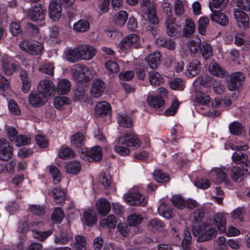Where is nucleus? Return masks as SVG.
I'll use <instances>...</instances> for the list:
<instances>
[{
  "mask_svg": "<svg viewBox=\"0 0 250 250\" xmlns=\"http://www.w3.org/2000/svg\"><path fill=\"white\" fill-rule=\"evenodd\" d=\"M55 92L53 83L47 80L41 81L38 86V92H31L29 103L34 107L42 106L46 99L53 96Z\"/></svg>",
  "mask_w": 250,
  "mask_h": 250,
  "instance_id": "nucleus-1",
  "label": "nucleus"
},
{
  "mask_svg": "<svg viewBox=\"0 0 250 250\" xmlns=\"http://www.w3.org/2000/svg\"><path fill=\"white\" fill-rule=\"evenodd\" d=\"M191 230L193 235L197 237V240L202 242L212 239L217 234V231L212 225L211 218L207 219L200 225H193Z\"/></svg>",
  "mask_w": 250,
  "mask_h": 250,
  "instance_id": "nucleus-2",
  "label": "nucleus"
},
{
  "mask_svg": "<svg viewBox=\"0 0 250 250\" xmlns=\"http://www.w3.org/2000/svg\"><path fill=\"white\" fill-rule=\"evenodd\" d=\"M80 157L88 163H98L103 159V153L101 146H95L91 147L82 148Z\"/></svg>",
  "mask_w": 250,
  "mask_h": 250,
  "instance_id": "nucleus-3",
  "label": "nucleus"
},
{
  "mask_svg": "<svg viewBox=\"0 0 250 250\" xmlns=\"http://www.w3.org/2000/svg\"><path fill=\"white\" fill-rule=\"evenodd\" d=\"M20 47L22 50L32 55L41 54L43 49L41 42L32 40H23L20 42Z\"/></svg>",
  "mask_w": 250,
  "mask_h": 250,
  "instance_id": "nucleus-4",
  "label": "nucleus"
},
{
  "mask_svg": "<svg viewBox=\"0 0 250 250\" xmlns=\"http://www.w3.org/2000/svg\"><path fill=\"white\" fill-rule=\"evenodd\" d=\"M117 142L119 144L125 145L127 147H134L138 148L142 144L141 140L139 138L134 131H128L124 134L117 138Z\"/></svg>",
  "mask_w": 250,
  "mask_h": 250,
  "instance_id": "nucleus-5",
  "label": "nucleus"
},
{
  "mask_svg": "<svg viewBox=\"0 0 250 250\" xmlns=\"http://www.w3.org/2000/svg\"><path fill=\"white\" fill-rule=\"evenodd\" d=\"M169 9V12L167 9V19L166 20L167 24V35L171 37L179 38L182 36V28L175 22V19L172 17L171 9Z\"/></svg>",
  "mask_w": 250,
  "mask_h": 250,
  "instance_id": "nucleus-6",
  "label": "nucleus"
},
{
  "mask_svg": "<svg viewBox=\"0 0 250 250\" xmlns=\"http://www.w3.org/2000/svg\"><path fill=\"white\" fill-rule=\"evenodd\" d=\"M91 77V72L88 67L82 64H79L73 74V77L77 83L82 84L87 83Z\"/></svg>",
  "mask_w": 250,
  "mask_h": 250,
  "instance_id": "nucleus-7",
  "label": "nucleus"
},
{
  "mask_svg": "<svg viewBox=\"0 0 250 250\" xmlns=\"http://www.w3.org/2000/svg\"><path fill=\"white\" fill-rule=\"evenodd\" d=\"M245 80V77L241 72L232 73L228 80V89L230 91H239Z\"/></svg>",
  "mask_w": 250,
  "mask_h": 250,
  "instance_id": "nucleus-8",
  "label": "nucleus"
},
{
  "mask_svg": "<svg viewBox=\"0 0 250 250\" xmlns=\"http://www.w3.org/2000/svg\"><path fill=\"white\" fill-rule=\"evenodd\" d=\"M125 201L131 206L144 207L147 202L145 196L139 192H128L125 195Z\"/></svg>",
  "mask_w": 250,
  "mask_h": 250,
  "instance_id": "nucleus-9",
  "label": "nucleus"
},
{
  "mask_svg": "<svg viewBox=\"0 0 250 250\" xmlns=\"http://www.w3.org/2000/svg\"><path fill=\"white\" fill-rule=\"evenodd\" d=\"M46 12L45 7L42 4L39 3L29 9L27 17L32 21H42L45 18Z\"/></svg>",
  "mask_w": 250,
  "mask_h": 250,
  "instance_id": "nucleus-10",
  "label": "nucleus"
},
{
  "mask_svg": "<svg viewBox=\"0 0 250 250\" xmlns=\"http://www.w3.org/2000/svg\"><path fill=\"white\" fill-rule=\"evenodd\" d=\"M140 37L136 34L132 33L124 38L120 42L121 50L127 51L131 47L137 48L139 46Z\"/></svg>",
  "mask_w": 250,
  "mask_h": 250,
  "instance_id": "nucleus-11",
  "label": "nucleus"
},
{
  "mask_svg": "<svg viewBox=\"0 0 250 250\" xmlns=\"http://www.w3.org/2000/svg\"><path fill=\"white\" fill-rule=\"evenodd\" d=\"M233 14L238 26L241 29L247 30L250 28L249 17L241 9L234 8Z\"/></svg>",
  "mask_w": 250,
  "mask_h": 250,
  "instance_id": "nucleus-12",
  "label": "nucleus"
},
{
  "mask_svg": "<svg viewBox=\"0 0 250 250\" xmlns=\"http://www.w3.org/2000/svg\"><path fill=\"white\" fill-rule=\"evenodd\" d=\"M62 14V6L57 0H51L48 5V15L54 21L59 20Z\"/></svg>",
  "mask_w": 250,
  "mask_h": 250,
  "instance_id": "nucleus-13",
  "label": "nucleus"
},
{
  "mask_svg": "<svg viewBox=\"0 0 250 250\" xmlns=\"http://www.w3.org/2000/svg\"><path fill=\"white\" fill-rule=\"evenodd\" d=\"M13 148L10 143L5 139H0V159L8 161L13 156Z\"/></svg>",
  "mask_w": 250,
  "mask_h": 250,
  "instance_id": "nucleus-14",
  "label": "nucleus"
},
{
  "mask_svg": "<svg viewBox=\"0 0 250 250\" xmlns=\"http://www.w3.org/2000/svg\"><path fill=\"white\" fill-rule=\"evenodd\" d=\"M106 87L105 83L100 79L94 80L90 93L92 97L98 98L102 95Z\"/></svg>",
  "mask_w": 250,
  "mask_h": 250,
  "instance_id": "nucleus-15",
  "label": "nucleus"
},
{
  "mask_svg": "<svg viewBox=\"0 0 250 250\" xmlns=\"http://www.w3.org/2000/svg\"><path fill=\"white\" fill-rule=\"evenodd\" d=\"M73 238L72 233L68 229H62L55 236V242L58 245L67 244Z\"/></svg>",
  "mask_w": 250,
  "mask_h": 250,
  "instance_id": "nucleus-16",
  "label": "nucleus"
},
{
  "mask_svg": "<svg viewBox=\"0 0 250 250\" xmlns=\"http://www.w3.org/2000/svg\"><path fill=\"white\" fill-rule=\"evenodd\" d=\"M81 60H89L96 54L97 50L93 47L88 45H82L79 46Z\"/></svg>",
  "mask_w": 250,
  "mask_h": 250,
  "instance_id": "nucleus-17",
  "label": "nucleus"
},
{
  "mask_svg": "<svg viewBox=\"0 0 250 250\" xmlns=\"http://www.w3.org/2000/svg\"><path fill=\"white\" fill-rule=\"evenodd\" d=\"M83 224L88 227H92L97 223V218L93 209L88 208L83 211Z\"/></svg>",
  "mask_w": 250,
  "mask_h": 250,
  "instance_id": "nucleus-18",
  "label": "nucleus"
},
{
  "mask_svg": "<svg viewBox=\"0 0 250 250\" xmlns=\"http://www.w3.org/2000/svg\"><path fill=\"white\" fill-rule=\"evenodd\" d=\"M96 208L99 214L104 216L110 212L111 207L107 199L101 198L96 202Z\"/></svg>",
  "mask_w": 250,
  "mask_h": 250,
  "instance_id": "nucleus-19",
  "label": "nucleus"
},
{
  "mask_svg": "<svg viewBox=\"0 0 250 250\" xmlns=\"http://www.w3.org/2000/svg\"><path fill=\"white\" fill-rule=\"evenodd\" d=\"M161 54L156 51L150 54L145 60L147 62L148 65L152 69H156L161 62Z\"/></svg>",
  "mask_w": 250,
  "mask_h": 250,
  "instance_id": "nucleus-20",
  "label": "nucleus"
},
{
  "mask_svg": "<svg viewBox=\"0 0 250 250\" xmlns=\"http://www.w3.org/2000/svg\"><path fill=\"white\" fill-rule=\"evenodd\" d=\"M212 224H215L217 229L221 233L225 232L226 230V219L222 213H217L212 219Z\"/></svg>",
  "mask_w": 250,
  "mask_h": 250,
  "instance_id": "nucleus-21",
  "label": "nucleus"
},
{
  "mask_svg": "<svg viewBox=\"0 0 250 250\" xmlns=\"http://www.w3.org/2000/svg\"><path fill=\"white\" fill-rule=\"evenodd\" d=\"M210 20L223 26H226L229 24L228 17L219 10L213 11V13L210 15Z\"/></svg>",
  "mask_w": 250,
  "mask_h": 250,
  "instance_id": "nucleus-22",
  "label": "nucleus"
},
{
  "mask_svg": "<svg viewBox=\"0 0 250 250\" xmlns=\"http://www.w3.org/2000/svg\"><path fill=\"white\" fill-rule=\"evenodd\" d=\"M158 210L160 215L167 219L173 216V209L169 203H163L158 207Z\"/></svg>",
  "mask_w": 250,
  "mask_h": 250,
  "instance_id": "nucleus-23",
  "label": "nucleus"
},
{
  "mask_svg": "<svg viewBox=\"0 0 250 250\" xmlns=\"http://www.w3.org/2000/svg\"><path fill=\"white\" fill-rule=\"evenodd\" d=\"M110 105L105 101L97 103L95 108V114L98 116H106L111 110Z\"/></svg>",
  "mask_w": 250,
  "mask_h": 250,
  "instance_id": "nucleus-24",
  "label": "nucleus"
},
{
  "mask_svg": "<svg viewBox=\"0 0 250 250\" xmlns=\"http://www.w3.org/2000/svg\"><path fill=\"white\" fill-rule=\"evenodd\" d=\"M201 71V63L196 59L189 62L187 67V75L189 77H193L197 75Z\"/></svg>",
  "mask_w": 250,
  "mask_h": 250,
  "instance_id": "nucleus-25",
  "label": "nucleus"
},
{
  "mask_svg": "<svg viewBox=\"0 0 250 250\" xmlns=\"http://www.w3.org/2000/svg\"><path fill=\"white\" fill-rule=\"evenodd\" d=\"M66 60L71 62H76L81 60L79 47H77L73 49L68 48L65 52Z\"/></svg>",
  "mask_w": 250,
  "mask_h": 250,
  "instance_id": "nucleus-26",
  "label": "nucleus"
},
{
  "mask_svg": "<svg viewBox=\"0 0 250 250\" xmlns=\"http://www.w3.org/2000/svg\"><path fill=\"white\" fill-rule=\"evenodd\" d=\"M147 101L150 107L155 108L161 107L165 103L164 99L161 95H150L147 97Z\"/></svg>",
  "mask_w": 250,
  "mask_h": 250,
  "instance_id": "nucleus-27",
  "label": "nucleus"
},
{
  "mask_svg": "<svg viewBox=\"0 0 250 250\" xmlns=\"http://www.w3.org/2000/svg\"><path fill=\"white\" fill-rule=\"evenodd\" d=\"M20 77L22 81V91L24 93H27L31 86L27 72L26 70H22L20 74Z\"/></svg>",
  "mask_w": 250,
  "mask_h": 250,
  "instance_id": "nucleus-28",
  "label": "nucleus"
},
{
  "mask_svg": "<svg viewBox=\"0 0 250 250\" xmlns=\"http://www.w3.org/2000/svg\"><path fill=\"white\" fill-rule=\"evenodd\" d=\"M90 27V23L85 19H81L73 25L74 30L78 33L87 32L89 29Z\"/></svg>",
  "mask_w": 250,
  "mask_h": 250,
  "instance_id": "nucleus-29",
  "label": "nucleus"
},
{
  "mask_svg": "<svg viewBox=\"0 0 250 250\" xmlns=\"http://www.w3.org/2000/svg\"><path fill=\"white\" fill-rule=\"evenodd\" d=\"M70 87L71 83L67 79H62L59 81L58 83V93L60 95H65L69 92Z\"/></svg>",
  "mask_w": 250,
  "mask_h": 250,
  "instance_id": "nucleus-30",
  "label": "nucleus"
},
{
  "mask_svg": "<svg viewBox=\"0 0 250 250\" xmlns=\"http://www.w3.org/2000/svg\"><path fill=\"white\" fill-rule=\"evenodd\" d=\"M195 24L191 19L186 20V24L184 27L182 35L186 38H189L194 32Z\"/></svg>",
  "mask_w": 250,
  "mask_h": 250,
  "instance_id": "nucleus-31",
  "label": "nucleus"
},
{
  "mask_svg": "<svg viewBox=\"0 0 250 250\" xmlns=\"http://www.w3.org/2000/svg\"><path fill=\"white\" fill-rule=\"evenodd\" d=\"M164 227L165 224L156 218L151 219L148 223V228L152 232L162 231Z\"/></svg>",
  "mask_w": 250,
  "mask_h": 250,
  "instance_id": "nucleus-32",
  "label": "nucleus"
},
{
  "mask_svg": "<svg viewBox=\"0 0 250 250\" xmlns=\"http://www.w3.org/2000/svg\"><path fill=\"white\" fill-rule=\"evenodd\" d=\"M72 145L76 148H81L84 145V137L83 135L80 132H77L71 137Z\"/></svg>",
  "mask_w": 250,
  "mask_h": 250,
  "instance_id": "nucleus-33",
  "label": "nucleus"
},
{
  "mask_svg": "<svg viewBox=\"0 0 250 250\" xmlns=\"http://www.w3.org/2000/svg\"><path fill=\"white\" fill-rule=\"evenodd\" d=\"M209 72L213 75L219 77L227 76V71L222 69L216 62H212L209 66Z\"/></svg>",
  "mask_w": 250,
  "mask_h": 250,
  "instance_id": "nucleus-34",
  "label": "nucleus"
},
{
  "mask_svg": "<svg viewBox=\"0 0 250 250\" xmlns=\"http://www.w3.org/2000/svg\"><path fill=\"white\" fill-rule=\"evenodd\" d=\"M230 175L231 179L235 182H240L243 179V170L238 166L231 168Z\"/></svg>",
  "mask_w": 250,
  "mask_h": 250,
  "instance_id": "nucleus-35",
  "label": "nucleus"
},
{
  "mask_svg": "<svg viewBox=\"0 0 250 250\" xmlns=\"http://www.w3.org/2000/svg\"><path fill=\"white\" fill-rule=\"evenodd\" d=\"M149 79L151 84L154 86L160 85L165 81L162 75L155 71H152L149 72Z\"/></svg>",
  "mask_w": 250,
  "mask_h": 250,
  "instance_id": "nucleus-36",
  "label": "nucleus"
},
{
  "mask_svg": "<svg viewBox=\"0 0 250 250\" xmlns=\"http://www.w3.org/2000/svg\"><path fill=\"white\" fill-rule=\"evenodd\" d=\"M65 169L67 173L77 175L81 169V165L78 161H71L66 165Z\"/></svg>",
  "mask_w": 250,
  "mask_h": 250,
  "instance_id": "nucleus-37",
  "label": "nucleus"
},
{
  "mask_svg": "<svg viewBox=\"0 0 250 250\" xmlns=\"http://www.w3.org/2000/svg\"><path fill=\"white\" fill-rule=\"evenodd\" d=\"M156 43L159 46L163 47L170 50H173L175 48V42L170 39L158 38L156 39Z\"/></svg>",
  "mask_w": 250,
  "mask_h": 250,
  "instance_id": "nucleus-38",
  "label": "nucleus"
},
{
  "mask_svg": "<svg viewBox=\"0 0 250 250\" xmlns=\"http://www.w3.org/2000/svg\"><path fill=\"white\" fill-rule=\"evenodd\" d=\"M127 18V13L125 11L121 10L115 15L113 21L116 24L123 26L125 24Z\"/></svg>",
  "mask_w": 250,
  "mask_h": 250,
  "instance_id": "nucleus-39",
  "label": "nucleus"
},
{
  "mask_svg": "<svg viewBox=\"0 0 250 250\" xmlns=\"http://www.w3.org/2000/svg\"><path fill=\"white\" fill-rule=\"evenodd\" d=\"M228 2V0H212L209 3V6L212 13H213V11H215V10H219L221 12L222 10L225 8Z\"/></svg>",
  "mask_w": 250,
  "mask_h": 250,
  "instance_id": "nucleus-40",
  "label": "nucleus"
},
{
  "mask_svg": "<svg viewBox=\"0 0 250 250\" xmlns=\"http://www.w3.org/2000/svg\"><path fill=\"white\" fill-rule=\"evenodd\" d=\"M230 133L234 136H240L242 134L243 126L242 124L237 121L231 123L229 126Z\"/></svg>",
  "mask_w": 250,
  "mask_h": 250,
  "instance_id": "nucleus-41",
  "label": "nucleus"
},
{
  "mask_svg": "<svg viewBox=\"0 0 250 250\" xmlns=\"http://www.w3.org/2000/svg\"><path fill=\"white\" fill-rule=\"evenodd\" d=\"M143 218L141 214L132 213L127 216L128 224L130 227H137L143 222Z\"/></svg>",
  "mask_w": 250,
  "mask_h": 250,
  "instance_id": "nucleus-42",
  "label": "nucleus"
},
{
  "mask_svg": "<svg viewBox=\"0 0 250 250\" xmlns=\"http://www.w3.org/2000/svg\"><path fill=\"white\" fill-rule=\"evenodd\" d=\"M54 201L57 204H62L66 200L65 194L63 190L55 188L52 190Z\"/></svg>",
  "mask_w": 250,
  "mask_h": 250,
  "instance_id": "nucleus-43",
  "label": "nucleus"
},
{
  "mask_svg": "<svg viewBox=\"0 0 250 250\" xmlns=\"http://www.w3.org/2000/svg\"><path fill=\"white\" fill-rule=\"evenodd\" d=\"M200 53L205 60H208L213 55L212 46L207 43H203L200 48Z\"/></svg>",
  "mask_w": 250,
  "mask_h": 250,
  "instance_id": "nucleus-44",
  "label": "nucleus"
},
{
  "mask_svg": "<svg viewBox=\"0 0 250 250\" xmlns=\"http://www.w3.org/2000/svg\"><path fill=\"white\" fill-rule=\"evenodd\" d=\"M100 224L102 227L107 226L109 229H114L117 224L116 217L113 214H110L106 218L102 220Z\"/></svg>",
  "mask_w": 250,
  "mask_h": 250,
  "instance_id": "nucleus-45",
  "label": "nucleus"
},
{
  "mask_svg": "<svg viewBox=\"0 0 250 250\" xmlns=\"http://www.w3.org/2000/svg\"><path fill=\"white\" fill-rule=\"evenodd\" d=\"M153 178L158 183H164L169 180V176L162 170L155 169L153 172Z\"/></svg>",
  "mask_w": 250,
  "mask_h": 250,
  "instance_id": "nucleus-46",
  "label": "nucleus"
},
{
  "mask_svg": "<svg viewBox=\"0 0 250 250\" xmlns=\"http://www.w3.org/2000/svg\"><path fill=\"white\" fill-rule=\"evenodd\" d=\"M70 103L71 100L66 97H57L54 99V107L59 110H61L63 105L69 104Z\"/></svg>",
  "mask_w": 250,
  "mask_h": 250,
  "instance_id": "nucleus-47",
  "label": "nucleus"
},
{
  "mask_svg": "<svg viewBox=\"0 0 250 250\" xmlns=\"http://www.w3.org/2000/svg\"><path fill=\"white\" fill-rule=\"evenodd\" d=\"M204 216V209L203 208H198L190 214L189 219L193 222H200L202 220Z\"/></svg>",
  "mask_w": 250,
  "mask_h": 250,
  "instance_id": "nucleus-48",
  "label": "nucleus"
},
{
  "mask_svg": "<svg viewBox=\"0 0 250 250\" xmlns=\"http://www.w3.org/2000/svg\"><path fill=\"white\" fill-rule=\"evenodd\" d=\"M64 216V212L61 208L57 207L51 215V219L55 223L60 224Z\"/></svg>",
  "mask_w": 250,
  "mask_h": 250,
  "instance_id": "nucleus-49",
  "label": "nucleus"
},
{
  "mask_svg": "<svg viewBox=\"0 0 250 250\" xmlns=\"http://www.w3.org/2000/svg\"><path fill=\"white\" fill-rule=\"evenodd\" d=\"M31 138L25 135L20 134L16 137L15 144L17 146H26L31 143Z\"/></svg>",
  "mask_w": 250,
  "mask_h": 250,
  "instance_id": "nucleus-50",
  "label": "nucleus"
},
{
  "mask_svg": "<svg viewBox=\"0 0 250 250\" xmlns=\"http://www.w3.org/2000/svg\"><path fill=\"white\" fill-rule=\"evenodd\" d=\"M171 201L173 205L178 209L182 210L185 207V200L180 195L173 196Z\"/></svg>",
  "mask_w": 250,
  "mask_h": 250,
  "instance_id": "nucleus-51",
  "label": "nucleus"
},
{
  "mask_svg": "<svg viewBox=\"0 0 250 250\" xmlns=\"http://www.w3.org/2000/svg\"><path fill=\"white\" fill-rule=\"evenodd\" d=\"M209 23V19L208 17H203L200 18L198 25L199 33L202 35H205L206 32V28Z\"/></svg>",
  "mask_w": 250,
  "mask_h": 250,
  "instance_id": "nucleus-52",
  "label": "nucleus"
},
{
  "mask_svg": "<svg viewBox=\"0 0 250 250\" xmlns=\"http://www.w3.org/2000/svg\"><path fill=\"white\" fill-rule=\"evenodd\" d=\"M232 159L234 163L237 164H241L248 159V156L244 152L236 151L233 153L232 156Z\"/></svg>",
  "mask_w": 250,
  "mask_h": 250,
  "instance_id": "nucleus-53",
  "label": "nucleus"
},
{
  "mask_svg": "<svg viewBox=\"0 0 250 250\" xmlns=\"http://www.w3.org/2000/svg\"><path fill=\"white\" fill-rule=\"evenodd\" d=\"M215 172L216 175L217 182L218 183H225L228 184L229 182L226 173L220 168H216Z\"/></svg>",
  "mask_w": 250,
  "mask_h": 250,
  "instance_id": "nucleus-54",
  "label": "nucleus"
},
{
  "mask_svg": "<svg viewBox=\"0 0 250 250\" xmlns=\"http://www.w3.org/2000/svg\"><path fill=\"white\" fill-rule=\"evenodd\" d=\"M74 152L73 150L68 147H62L59 151V156L62 159H68L74 156Z\"/></svg>",
  "mask_w": 250,
  "mask_h": 250,
  "instance_id": "nucleus-55",
  "label": "nucleus"
},
{
  "mask_svg": "<svg viewBox=\"0 0 250 250\" xmlns=\"http://www.w3.org/2000/svg\"><path fill=\"white\" fill-rule=\"evenodd\" d=\"M210 97L202 92L198 91L196 93V101L199 104L202 105H207L210 101Z\"/></svg>",
  "mask_w": 250,
  "mask_h": 250,
  "instance_id": "nucleus-56",
  "label": "nucleus"
},
{
  "mask_svg": "<svg viewBox=\"0 0 250 250\" xmlns=\"http://www.w3.org/2000/svg\"><path fill=\"white\" fill-rule=\"evenodd\" d=\"M118 123L120 125L129 128L132 126V122L130 116L124 113L120 116L118 120Z\"/></svg>",
  "mask_w": 250,
  "mask_h": 250,
  "instance_id": "nucleus-57",
  "label": "nucleus"
},
{
  "mask_svg": "<svg viewBox=\"0 0 250 250\" xmlns=\"http://www.w3.org/2000/svg\"><path fill=\"white\" fill-rule=\"evenodd\" d=\"M170 88L173 90H184L183 81L182 79L176 78L171 80L169 83Z\"/></svg>",
  "mask_w": 250,
  "mask_h": 250,
  "instance_id": "nucleus-58",
  "label": "nucleus"
},
{
  "mask_svg": "<svg viewBox=\"0 0 250 250\" xmlns=\"http://www.w3.org/2000/svg\"><path fill=\"white\" fill-rule=\"evenodd\" d=\"M30 212L37 216H42L45 214L44 208L42 206L32 205L29 208Z\"/></svg>",
  "mask_w": 250,
  "mask_h": 250,
  "instance_id": "nucleus-59",
  "label": "nucleus"
},
{
  "mask_svg": "<svg viewBox=\"0 0 250 250\" xmlns=\"http://www.w3.org/2000/svg\"><path fill=\"white\" fill-rule=\"evenodd\" d=\"M195 185L201 189H205L210 187V182L208 179L196 178L195 180Z\"/></svg>",
  "mask_w": 250,
  "mask_h": 250,
  "instance_id": "nucleus-60",
  "label": "nucleus"
},
{
  "mask_svg": "<svg viewBox=\"0 0 250 250\" xmlns=\"http://www.w3.org/2000/svg\"><path fill=\"white\" fill-rule=\"evenodd\" d=\"M49 172L53 179L54 182H59L61 178V172L57 167L55 166H49Z\"/></svg>",
  "mask_w": 250,
  "mask_h": 250,
  "instance_id": "nucleus-61",
  "label": "nucleus"
},
{
  "mask_svg": "<svg viewBox=\"0 0 250 250\" xmlns=\"http://www.w3.org/2000/svg\"><path fill=\"white\" fill-rule=\"evenodd\" d=\"M10 31L13 36H17L22 32L18 22H12L10 24Z\"/></svg>",
  "mask_w": 250,
  "mask_h": 250,
  "instance_id": "nucleus-62",
  "label": "nucleus"
},
{
  "mask_svg": "<svg viewBox=\"0 0 250 250\" xmlns=\"http://www.w3.org/2000/svg\"><path fill=\"white\" fill-rule=\"evenodd\" d=\"M2 66L4 73L8 76L11 75L15 70L13 63H10L5 61L2 62Z\"/></svg>",
  "mask_w": 250,
  "mask_h": 250,
  "instance_id": "nucleus-63",
  "label": "nucleus"
},
{
  "mask_svg": "<svg viewBox=\"0 0 250 250\" xmlns=\"http://www.w3.org/2000/svg\"><path fill=\"white\" fill-rule=\"evenodd\" d=\"M179 106V103L178 100L174 101L171 105L168 108L165 112L166 116H173L176 113Z\"/></svg>",
  "mask_w": 250,
  "mask_h": 250,
  "instance_id": "nucleus-64",
  "label": "nucleus"
}]
</instances>
